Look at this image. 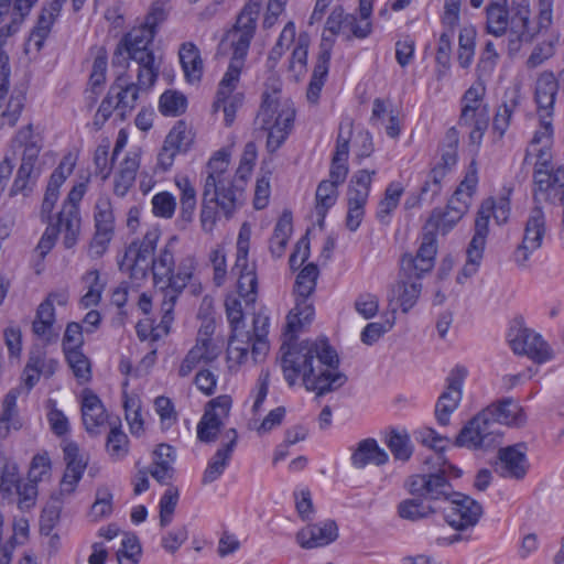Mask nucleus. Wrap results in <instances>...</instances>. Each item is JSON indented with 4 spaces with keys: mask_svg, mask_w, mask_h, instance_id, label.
Wrapping results in <instances>:
<instances>
[{
    "mask_svg": "<svg viewBox=\"0 0 564 564\" xmlns=\"http://www.w3.org/2000/svg\"><path fill=\"white\" fill-rule=\"evenodd\" d=\"M509 214L510 200L508 196L500 197L498 202L489 197L481 203L475 220V232L466 251L467 261L462 270L465 278L474 275L480 264L489 231L490 217L494 216L498 224H503L508 220Z\"/></svg>",
    "mask_w": 564,
    "mask_h": 564,
    "instance_id": "6",
    "label": "nucleus"
},
{
    "mask_svg": "<svg viewBox=\"0 0 564 564\" xmlns=\"http://www.w3.org/2000/svg\"><path fill=\"white\" fill-rule=\"evenodd\" d=\"M80 410L86 432L90 435H98L100 427L108 421V414L99 397L90 389L83 390Z\"/></svg>",
    "mask_w": 564,
    "mask_h": 564,
    "instance_id": "27",
    "label": "nucleus"
},
{
    "mask_svg": "<svg viewBox=\"0 0 564 564\" xmlns=\"http://www.w3.org/2000/svg\"><path fill=\"white\" fill-rule=\"evenodd\" d=\"M39 0H0V24L9 20L4 26H12L10 33L18 32L31 8Z\"/></svg>",
    "mask_w": 564,
    "mask_h": 564,
    "instance_id": "36",
    "label": "nucleus"
},
{
    "mask_svg": "<svg viewBox=\"0 0 564 564\" xmlns=\"http://www.w3.org/2000/svg\"><path fill=\"white\" fill-rule=\"evenodd\" d=\"M436 238L435 232L427 231L423 235L421 246L416 252L419 261H421L422 271H431L434 267L436 256Z\"/></svg>",
    "mask_w": 564,
    "mask_h": 564,
    "instance_id": "57",
    "label": "nucleus"
},
{
    "mask_svg": "<svg viewBox=\"0 0 564 564\" xmlns=\"http://www.w3.org/2000/svg\"><path fill=\"white\" fill-rule=\"evenodd\" d=\"M140 167V154L131 152L126 155L113 176V193L118 197H124L135 182Z\"/></svg>",
    "mask_w": 564,
    "mask_h": 564,
    "instance_id": "34",
    "label": "nucleus"
},
{
    "mask_svg": "<svg viewBox=\"0 0 564 564\" xmlns=\"http://www.w3.org/2000/svg\"><path fill=\"white\" fill-rule=\"evenodd\" d=\"M226 315L231 327L228 340L229 357L242 362L249 354L250 332L243 329V312L238 297L228 295L225 300Z\"/></svg>",
    "mask_w": 564,
    "mask_h": 564,
    "instance_id": "14",
    "label": "nucleus"
},
{
    "mask_svg": "<svg viewBox=\"0 0 564 564\" xmlns=\"http://www.w3.org/2000/svg\"><path fill=\"white\" fill-rule=\"evenodd\" d=\"M533 180L536 203L554 200L556 197L561 200L564 193V165L555 171L534 170Z\"/></svg>",
    "mask_w": 564,
    "mask_h": 564,
    "instance_id": "24",
    "label": "nucleus"
},
{
    "mask_svg": "<svg viewBox=\"0 0 564 564\" xmlns=\"http://www.w3.org/2000/svg\"><path fill=\"white\" fill-rule=\"evenodd\" d=\"M160 237V229L151 228L142 239L132 241L126 249L120 270H128L133 279H144L150 270V263Z\"/></svg>",
    "mask_w": 564,
    "mask_h": 564,
    "instance_id": "12",
    "label": "nucleus"
},
{
    "mask_svg": "<svg viewBox=\"0 0 564 564\" xmlns=\"http://www.w3.org/2000/svg\"><path fill=\"white\" fill-rule=\"evenodd\" d=\"M175 243L176 237H172L159 251L158 256H153L150 263L154 284L162 295L161 327L165 334L170 332L171 324L174 319L173 312L178 296L193 278V272L196 271L195 258L193 256H186L180 260L177 270L174 272Z\"/></svg>",
    "mask_w": 564,
    "mask_h": 564,
    "instance_id": "2",
    "label": "nucleus"
},
{
    "mask_svg": "<svg viewBox=\"0 0 564 564\" xmlns=\"http://www.w3.org/2000/svg\"><path fill=\"white\" fill-rule=\"evenodd\" d=\"M434 512V508L424 505L422 500L416 498L402 500L398 505L399 517L410 521L425 519Z\"/></svg>",
    "mask_w": 564,
    "mask_h": 564,
    "instance_id": "50",
    "label": "nucleus"
},
{
    "mask_svg": "<svg viewBox=\"0 0 564 564\" xmlns=\"http://www.w3.org/2000/svg\"><path fill=\"white\" fill-rule=\"evenodd\" d=\"M52 475V463L46 452L33 456L28 471V480L39 484L46 481Z\"/></svg>",
    "mask_w": 564,
    "mask_h": 564,
    "instance_id": "54",
    "label": "nucleus"
},
{
    "mask_svg": "<svg viewBox=\"0 0 564 564\" xmlns=\"http://www.w3.org/2000/svg\"><path fill=\"white\" fill-rule=\"evenodd\" d=\"M11 28L12 26L0 28V108L2 107V100L9 91V56L4 52L3 46L6 45L8 37L12 35L10 33Z\"/></svg>",
    "mask_w": 564,
    "mask_h": 564,
    "instance_id": "51",
    "label": "nucleus"
},
{
    "mask_svg": "<svg viewBox=\"0 0 564 564\" xmlns=\"http://www.w3.org/2000/svg\"><path fill=\"white\" fill-rule=\"evenodd\" d=\"M243 95L240 93L228 94V96H217L215 108L221 109L225 115V122L230 126L236 116L237 109L242 105Z\"/></svg>",
    "mask_w": 564,
    "mask_h": 564,
    "instance_id": "64",
    "label": "nucleus"
},
{
    "mask_svg": "<svg viewBox=\"0 0 564 564\" xmlns=\"http://www.w3.org/2000/svg\"><path fill=\"white\" fill-rule=\"evenodd\" d=\"M338 185L330 181H322L315 194V210L318 216V225L322 227L328 209L335 205L338 196Z\"/></svg>",
    "mask_w": 564,
    "mask_h": 564,
    "instance_id": "41",
    "label": "nucleus"
},
{
    "mask_svg": "<svg viewBox=\"0 0 564 564\" xmlns=\"http://www.w3.org/2000/svg\"><path fill=\"white\" fill-rule=\"evenodd\" d=\"M387 446L398 460L406 462L413 454V445L406 433L392 431L387 441Z\"/></svg>",
    "mask_w": 564,
    "mask_h": 564,
    "instance_id": "53",
    "label": "nucleus"
},
{
    "mask_svg": "<svg viewBox=\"0 0 564 564\" xmlns=\"http://www.w3.org/2000/svg\"><path fill=\"white\" fill-rule=\"evenodd\" d=\"M229 158L230 154L226 150L217 151L207 162L202 175H208L213 170H220L223 177H225L229 184L241 189V206H243L246 202V184L253 165L240 162L236 173L231 174L229 171Z\"/></svg>",
    "mask_w": 564,
    "mask_h": 564,
    "instance_id": "23",
    "label": "nucleus"
},
{
    "mask_svg": "<svg viewBox=\"0 0 564 564\" xmlns=\"http://www.w3.org/2000/svg\"><path fill=\"white\" fill-rule=\"evenodd\" d=\"M24 99L21 93L11 95L7 108L0 116V128L15 126L24 107Z\"/></svg>",
    "mask_w": 564,
    "mask_h": 564,
    "instance_id": "62",
    "label": "nucleus"
},
{
    "mask_svg": "<svg viewBox=\"0 0 564 564\" xmlns=\"http://www.w3.org/2000/svg\"><path fill=\"white\" fill-rule=\"evenodd\" d=\"M155 34L150 29L143 26L133 28L118 43L113 56V66H124L129 59L135 62H149V57L154 56L150 48Z\"/></svg>",
    "mask_w": 564,
    "mask_h": 564,
    "instance_id": "13",
    "label": "nucleus"
},
{
    "mask_svg": "<svg viewBox=\"0 0 564 564\" xmlns=\"http://www.w3.org/2000/svg\"><path fill=\"white\" fill-rule=\"evenodd\" d=\"M558 83L551 72L542 73L535 84V102L538 112L552 117Z\"/></svg>",
    "mask_w": 564,
    "mask_h": 564,
    "instance_id": "33",
    "label": "nucleus"
},
{
    "mask_svg": "<svg viewBox=\"0 0 564 564\" xmlns=\"http://www.w3.org/2000/svg\"><path fill=\"white\" fill-rule=\"evenodd\" d=\"M237 440L238 435L235 429L225 432L221 446L213 455L203 474L202 482L204 485L216 481L224 474L231 459Z\"/></svg>",
    "mask_w": 564,
    "mask_h": 564,
    "instance_id": "25",
    "label": "nucleus"
},
{
    "mask_svg": "<svg viewBox=\"0 0 564 564\" xmlns=\"http://www.w3.org/2000/svg\"><path fill=\"white\" fill-rule=\"evenodd\" d=\"M231 403V398L226 394L208 402L207 409L197 425V437L200 442L212 443L217 440L224 420L229 415Z\"/></svg>",
    "mask_w": 564,
    "mask_h": 564,
    "instance_id": "18",
    "label": "nucleus"
},
{
    "mask_svg": "<svg viewBox=\"0 0 564 564\" xmlns=\"http://www.w3.org/2000/svg\"><path fill=\"white\" fill-rule=\"evenodd\" d=\"M186 106L185 96L175 90H166L161 95L159 101V109L164 116H180L185 112Z\"/></svg>",
    "mask_w": 564,
    "mask_h": 564,
    "instance_id": "52",
    "label": "nucleus"
},
{
    "mask_svg": "<svg viewBox=\"0 0 564 564\" xmlns=\"http://www.w3.org/2000/svg\"><path fill=\"white\" fill-rule=\"evenodd\" d=\"M62 8L63 0H52L42 8L37 22L28 41L30 46L33 45L36 51L42 48Z\"/></svg>",
    "mask_w": 564,
    "mask_h": 564,
    "instance_id": "30",
    "label": "nucleus"
},
{
    "mask_svg": "<svg viewBox=\"0 0 564 564\" xmlns=\"http://www.w3.org/2000/svg\"><path fill=\"white\" fill-rule=\"evenodd\" d=\"M245 66V62L236 61L230 58L227 72L219 83L217 96H228V94L235 93L241 70Z\"/></svg>",
    "mask_w": 564,
    "mask_h": 564,
    "instance_id": "58",
    "label": "nucleus"
},
{
    "mask_svg": "<svg viewBox=\"0 0 564 564\" xmlns=\"http://www.w3.org/2000/svg\"><path fill=\"white\" fill-rule=\"evenodd\" d=\"M75 160L72 155H66L61 161L58 166L51 174L46 189L59 194V187L64 184L66 178L73 173Z\"/></svg>",
    "mask_w": 564,
    "mask_h": 564,
    "instance_id": "63",
    "label": "nucleus"
},
{
    "mask_svg": "<svg viewBox=\"0 0 564 564\" xmlns=\"http://www.w3.org/2000/svg\"><path fill=\"white\" fill-rule=\"evenodd\" d=\"M352 124L347 123V137H344V126L340 124L339 132L336 140V148L332 159L329 169V178L327 181L334 184L340 185L346 181L349 172L348 167V154H349V141L351 135Z\"/></svg>",
    "mask_w": 564,
    "mask_h": 564,
    "instance_id": "29",
    "label": "nucleus"
},
{
    "mask_svg": "<svg viewBox=\"0 0 564 564\" xmlns=\"http://www.w3.org/2000/svg\"><path fill=\"white\" fill-rule=\"evenodd\" d=\"M507 337L514 354L527 356L535 364H544L554 358L549 343L541 334L528 328L522 318L513 321Z\"/></svg>",
    "mask_w": 564,
    "mask_h": 564,
    "instance_id": "9",
    "label": "nucleus"
},
{
    "mask_svg": "<svg viewBox=\"0 0 564 564\" xmlns=\"http://www.w3.org/2000/svg\"><path fill=\"white\" fill-rule=\"evenodd\" d=\"M149 62L145 58L144 62H137L139 64V70L135 84L142 91L149 90L159 76V66L155 64L154 56L149 57Z\"/></svg>",
    "mask_w": 564,
    "mask_h": 564,
    "instance_id": "60",
    "label": "nucleus"
},
{
    "mask_svg": "<svg viewBox=\"0 0 564 564\" xmlns=\"http://www.w3.org/2000/svg\"><path fill=\"white\" fill-rule=\"evenodd\" d=\"M376 170H359L351 176L347 189L348 205L366 206L369 198L372 176L376 175Z\"/></svg>",
    "mask_w": 564,
    "mask_h": 564,
    "instance_id": "37",
    "label": "nucleus"
},
{
    "mask_svg": "<svg viewBox=\"0 0 564 564\" xmlns=\"http://www.w3.org/2000/svg\"><path fill=\"white\" fill-rule=\"evenodd\" d=\"M466 377L467 369L463 366H456L446 378V388L438 397L435 405L436 420L443 426L449 424L451 415L457 410L462 401V389Z\"/></svg>",
    "mask_w": 564,
    "mask_h": 564,
    "instance_id": "16",
    "label": "nucleus"
},
{
    "mask_svg": "<svg viewBox=\"0 0 564 564\" xmlns=\"http://www.w3.org/2000/svg\"><path fill=\"white\" fill-rule=\"evenodd\" d=\"M203 176L199 221L204 232H212L219 214L230 219L242 207L241 189L228 183L220 170Z\"/></svg>",
    "mask_w": 564,
    "mask_h": 564,
    "instance_id": "3",
    "label": "nucleus"
},
{
    "mask_svg": "<svg viewBox=\"0 0 564 564\" xmlns=\"http://www.w3.org/2000/svg\"><path fill=\"white\" fill-rule=\"evenodd\" d=\"M499 427L500 424L519 427L525 423V414L522 406L512 398L492 403L485 409Z\"/></svg>",
    "mask_w": 564,
    "mask_h": 564,
    "instance_id": "32",
    "label": "nucleus"
},
{
    "mask_svg": "<svg viewBox=\"0 0 564 564\" xmlns=\"http://www.w3.org/2000/svg\"><path fill=\"white\" fill-rule=\"evenodd\" d=\"M107 65V51L104 47H97L89 76V85L94 91L96 88L101 87L105 84Z\"/></svg>",
    "mask_w": 564,
    "mask_h": 564,
    "instance_id": "61",
    "label": "nucleus"
},
{
    "mask_svg": "<svg viewBox=\"0 0 564 564\" xmlns=\"http://www.w3.org/2000/svg\"><path fill=\"white\" fill-rule=\"evenodd\" d=\"M459 143V133L455 127L447 130L441 145V159L436 165L451 171L457 163V150Z\"/></svg>",
    "mask_w": 564,
    "mask_h": 564,
    "instance_id": "46",
    "label": "nucleus"
},
{
    "mask_svg": "<svg viewBox=\"0 0 564 564\" xmlns=\"http://www.w3.org/2000/svg\"><path fill=\"white\" fill-rule=\"evenodd\" d=\"M106 440V452L112 462L124 459L129 453V438L121 430V425L110 424Z\"/></svg>",
    "mask_w": 564,
    "mask_h": 564,
    "instance_id": "42",
    "label": "nucleus"
},
{
    "mask_svg": "<svg viewBox=\"0 0 564 564\" xmlns=\"http://www.w3.org/2000/svg\"><path fill=\"white\" fill-rule=\"evenodd\" d=\"M292 215L284 212L275 224L273 235L270 239V252L275 258H281L286 249L289 239L292 235Z\"/></svg>",
    "mask_w": 564,
    "mask_h": 564,
    "instance_id": "40",
    "label": "nucleus"
},
{
    "mask_svg": "<svg viewBox=\"0 0 564 564\" xmlns=\"http://www.w3.org/2000/svg\"><path fill=\"white\" fill-rule=\"evenodd\" d=\"M13 148H22L21 164L10 187L9 195L30 196L42 174L39 156L43 148L42 138L33 132L32 124L20 129L12 139Z\"/></svg>",
    "mask_w": 564,
    "mask_h": 564,
    "instance_id": "5",
    "label": "nucleus"
},
{
    "mask_svg": "<svg viewBox=\"0 0 564 564\" xmlns=\"http://www.w3.org/2000/svg\"><path fill=\"white\" fill-rule=\"evenodd\" d=\"M96 232L90 243V250L96 256H101L113 232V214L109 200H99L95 213Z\"/></svg>",
    "mask_w": 564,
    "mask_h": 564,
    "instance_id": "26",
    "label": "nucleus"
},
{
    "mask_svg": "<svg viewBox=\"0 0 564 564\" xmlns=\"http://www.w3.org/2000/svg\"><path fill=\"white\" fill-rule=\"evenodd\" d=\"M404 192L403 186L398 182L390 183L383 198L380 200L377 210V218L381 223H387L391 213L398 207L400 198Z\"/></svg>",
    "mask_w": 564,
    "mask_h": 564,
    "instance_id": "48",
    "label": "nucleus"
},
{
    "mask_svg": "<svg viewBox=\"0 0 564 564\" xmlns=\"http://www.w3.org/2000/svg\"><path fill=\"white\" fill-rule=\"evenodd\" d=\"M478 181V166L476 160L473 159L466 170L463 181L454 192L456 197L459 198V202H464L468 209L471 205L473 196L477 191Z\"/></svg>",
    "mask_w": 564,
    "mask_h": 564,
    "instance_id": "47",
    "label": "nucleus"
},
{
    "mask_svg": "<svg viewBox=\"0 0 564 564\" xmlns=\"http://www.w3.org/2000/svg\"><path fill=\"white\" fill-rule=\"evenodd\" d=\"M109 90L117 101L118 112L122 119L135 108L139 94L142 91L124 76H119Z\"/></svg>",
    "mask_w": 564,
    "mask_h": 564,
    "instance_id": "35",
    "label": "nucleus"
},
{
    "mask_svg": "<svg viewBox=\"0 0 564 564\" xmlns=\"http://www.w3.org/2000/svg\"><path fill=\"white\" fill-rule=\"evenodd\" d=\"M501 432L485 409L470 419L456 438L458 446L487 449L500 442Z\"/></svg>",
    "mask_w": 564,
    "mask_h": 564,
    "instance_id": "11",
    "label": "nucleus"
},
{
    "mask_svg": "<svg viewBox=\"0 0 564 564\" xmlns=\"http://www.w3.org/2000/svg\"><path fill=\"white\" fill-rule=\"evenodd\" d=\"M86 192V185L79 183L75 185L68 193L63 204L62 210L58 213V225L64 230L63 243L69 249L77 242L80 231V216L78 204L83 199Z\"/></svg>",
    "mask_w": 564,
    "mask_h": 564,
    "instance_id": "17",
    "label": "nucleus"
},
{
    "mask_svg": "<svg viewBox=\"0 0 564 564\" xmlns=\"http://www.w3.org/2000/svg\"><path fill=\"white\" fill-rule=\"evenodd\" d=\"M63 452L66 468L59 482V491L53 497L57 501L75 492L88 464V459L80 454L78 445L74 442H66Z\"/></svg>",
    "mask_w": 564,
    "mask_h": 564,
    "instance_id": "20",
    "label": "nucleus"
},
{
    "mask_svg": "<svg viewBox=\"0 0 564 564\" xmlns=\"http://www.w3.org/2000/svg\"><path fill=\"white\" fill-rule=\"evenodd\" d=\"M546 232L545 217L540 207L531 210L521 243L516 248L512 260L519 268H527L530 256L541 248Z\"/></svg>",
    "mask_w": 564,
    "mask_h": 564,
    "instance_id": "15",
    "label": "nucleus"
},
{
    "mask_svg": "<svg viewBox=\"0 0 564 564\" xmlns=\"http://www.w3.org/2000/svg\"><path fill=\"white\" fill-rule=\"evenodd\" d=\"M448 502L444 509V519L454 530L466 532L478 523L482 514V507L478 501L460 492H455ZM468 539V535L455 533L443 541L453 544Z\"/></svg>",
    "mask_w": 564,
    "mask_h": 564,
    "instance_id": "8",
    "label": "nucleus"
},
{
    "mask_svg": "<svg viewBox=\"0 0 564 564\" xmlns=\"http://www.w3.org/2000/svg\"><path fill=\"white\" fill-rule=\"evenodd\" d=\"M64 354L74 376L82 382L89 381L91 378L90 362L83 354L82 349H75Z\"/></svg>",
    "mask_w": 564,
    "mask_h": 564,
    "instance_id": "55",
    "label": "nucleus"
},
{
    "mask_svg": "<svg viewBox=\"0 0 564 564\" xmlns=\"http://www.w3.org/2000/svg\"><path fill=\"white\" fill-rule=\"evenodd\" d=\"M507 0L491 2L487 7V31L495 36H501L509 26V12L505 8Z\"/></svg>",
    "mask_w": 564,
    "mask_h": 564,
    "instance_id": "43",
    "label": "nucleus"
},
{
    "mask_svg": "<svg viewBox=\"0 0 564 564\" xmlns=\"http://www.w3.org/2000/svg\"><path fill=\"white\" fill-rule=\"evenodd\" d=\"M262 0H249L237 17L234 26L227 31L223 43L231 48V59L246 62L250 44L257 30Z\"/></svg>",
    "mask_w": 564,
    "mask_h": 564,
    "instance_id": "7",
    "label": "nucleus"
},
{
    "mask_svg": "<svg viewBox=\"0 0 564 564\" xmlns=\"http://www.w3.org/2000/svg\"><path fill=\"white\" fill-rule=\"evenodd\" d=\"M295 118V109L289 100H280L279 93L264 91L256 117V124L268 132L267 149L274 153L286 140Z\"/></svg>",
    "mask_w": 564,
    "mask_h": 564,
    "instance_id": "4",
    "label": "nucleus"
},
{
    "mask_svg": "<svg viewBox=\"0 0 564 564\" xmlns=\"http://www.w3.org/2000/svg\"><path fill=\"white\" fill-rule=\"evenodd\" d=\"M250 230L240 228L236 245V261L232 272L238 275L237 290L247 304H253L258 296V275L256 263L249 262Z\"/></svg>",
    "mask_w": 564,
    "mask_h": 564,
    "instance_id": "10",
    "label": "nucleus"
},
{
    "mask_svg": "<svg viewBox=\"0 0 564 564\" xmlns=\"http://www.w3.org/2000/svg\"><path fill=\"white\" fill-rule=\"evenodd\" d=\"M318 273V268L314 263H308L300 271L294 285L296 297H310L312 295L316 288Z\"/></svg>",
    "mask_w": 564,
    "mask_h": 564,
    "instance_id": "49",
    "label": "nucleus"
},
{
    "mask_svg": "<svg viewBox=\"0 0 564 564\" xmlns=\"http://www.w3.org/2000/svg\"><path fill=\"white\" fill-rule=\"evenodd\" d=\"M314 316V306L308 297H296L295 307L288 315L285 326V336L293 339L294 334L306 323H310Z\"/></svg>",
    "mask_w": 564,
    "mask_h": 564,
    "instance_id": "39",
    "label": "nucleus"
},
{
    "mask_svg": "<svg viewBox=\"0 0 564 564\" xmlns=\"http://www.w3.org/2000/svg\"><path fill=\"white\" fill-rule=\"evenodd\" d=\"M527 449L525 443L499 448L495 470L503 478L523 479L529 470Z\"/></svg>",
    "mask_w": 564,
    "mask_h": 564,
    "instance_id": "22",
    "label": "nucleus"
},
{
    "mask_svg": "<svg viewBox=\"0 0 564 564\" xmlns=\"http://www.w3.org/2000/svg\"><path fill=\"white\" fill-rule=\"evenodd\" d=\"M531 11L528 0L512 3L511 18L509 19V51L517 52L523 43H530L538 29L530 21Z\"/></svg>",
    "mask_w": 564,
    "mask_h": 564,
    "instance_id": "21",
    "label": "nucleus"
},
{
    "mask_svg": "<svg viewBox=\"0 0 564 564\" xmlns=\"http://www.w3.org/2000/svg\"><path fill=\"white\" fill-rule=\"evenodd\" d=\"M406 487L411 495L429 500L448 501L456 492L454 491L449 480L438 471L413 475L408 479Z\"/></svg>",
    "mask_w": 564,
    "mask_h": 564,
    "instance_id": "19",
    "label": "nucleus"
},
{
    "mask_svg": "<svg viewBox=\"0 0 564 564\" xmlns=\"http://www.w3.org/2000/svg\"><path fill=\"white\" fill-rule=\"evenodd\" d=\"M180 62L188 83H198L203 76V59L198 47L192 43H183L178 51Z\"/></svg>",
    "mask_w": 564,
    "mask_h": 564,
    "instance_id": "38",
    "label": "nucleus"
},
{
    "mask_svg": "<svg viewBox=\"0 0 564 564\" xmlns=\"http://www.w3.org/2000/svg\"><path fill=\"white\" fill-rule=\"evenodd\" d=\"M422 291V284L415 279H406L401 275L400 281L393 288V294L397 296L403 312H408L414 306Z\"/></svg>",
    "mask_w": 564,
    "mask_h": 564,
    "instance_id": "45",
    "label": "nucleus"
},
{
    "mask_svg": "<svg viewBox=\"0 0 564 564\" xmlns=\"http://www.w3.org/2000/svg\"><path fill=\"white\" fill-rule=\"evenodd\" d=\"M351 464L357 469L367 465L382 466L388 463L389 455L381 448L375 438H365L357 443L350 457Z\"/></svg>",
    "mask_w": 564,
    "mask_h": 564,
    "instance_id": "31",
    "label": "nucleus"
},
{
    "mask_svg": "<svg viewBox=\"0 0 564 564\" xmlns=\"http://www.w3.org/2000/svg\"><path fill=\"white\" fill-rule=\"evenodd\" d=\"M280 365L285 381L293 387L301 377L307 391L321 397L343 387L347 377L339 371V359L327 339L283 344Z\"/></svg>",
    "mask_w": 564,
    "mask_h": 564,
    "instance_id": "1",
    "label": "nucleus"
},
{
    "mask_svg": "<svg viewBox=\"0 0 564 564\" xmlns=\"http://www.w3.org/2000/svg\"><path fill=\"white\" fill-rule=\"evenodd\" d=\"M463 217L452 209L435 208L431 213L424 229L427 231L440 232L446 235L451 231Z\"/></svg>",
    "mask_w": 564,
    "mask_h": 564,
    "instance_id": "44",
    "label": "nucleus"
},
{
    "mask_svg": "<svg viewBox=\"0 0 564 564\" xmlns=\"http://www.w3.org/2000/svg\"><path fill=\"white\" fill-rule=\"evenodd\" d=\"M164 142L178 152H186L193 142V134L184 121H178L169 132Z\"/></svg>",
    "mask_w": 564,
    "mask_h": 564,
    "instance_id": "56",
    "label": "nucleus"
},
{
    "mask_svg": "<svg viewBox=\"0 0 564 564\" xmlns=\"http://www.w3.org/2000/svg\"><path fill=\"white\" fill-rule=\"evenodd\" d=\"M338 538V528L335 521L306 525L296 533V542L303 549H315L328 545Z\"/></svg>",
    "mask_w": 564,
    "mask_h": 564,
    "instance_id": "28",
    "label": "nucleus"
},
{
    "mask_svg": "<svg viewBox=\"0 0 564 564\" xmlns=\"http://www.w3.org/2000/svg\"><path fill=\"white\" fill-rule=\"evenodd\" d=\"M19 484L20 478L17 465L11 463L6 456H2L0 491L7 495H12Z\"/></svg>",
    "mask_w": 564,
    "mask_h": 564,
    "instance_id": "59",
    "label": "nucleus"
}]
</instances>
